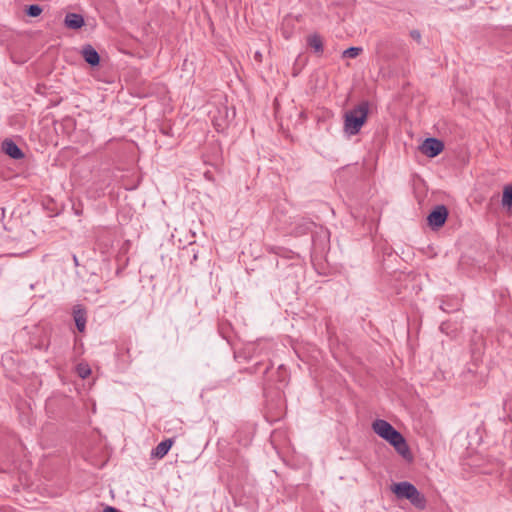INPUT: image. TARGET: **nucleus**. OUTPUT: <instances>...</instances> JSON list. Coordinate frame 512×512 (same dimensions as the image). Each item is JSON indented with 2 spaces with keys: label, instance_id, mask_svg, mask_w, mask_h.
<instances>
[{
  "label": "nucleus",
  "instance_id": "nucleus-1",
  "mask_svg": "<svg viewBox=\"0 0 512 512\" xmlns=\"http://www.w3.org/2000/svg\"><path fill=\"white\" fill-rule=\"evenodd\" d=\"M372 429L378 436L391 444L403 458L411 459V452L405 438L389 422L376 419L372 423Z\"/></svg>",
  "mask_w": 512,
  "mask_h": 512
},
{
  "label": "nucleus",
  "instance_id": "nucleus-2",
  "mask_svg": "<svg viewBox=\"0 0 512 512\" xmlns=\"http://www.w3.org/2000/svg\"><path fill=\"white\" fill-rule=\"evenodd\" d=\"M369 102L362 101L357 106L347 111L344 115V132L349 136L360 132L362 126L366 123L369 113Z\"/></svg>",
  "mask_w": 512,
  "mask_h": 512
},
{
  "label": "nucleus",
  "instance_id": "nucleus-3",
  "mask_svg": "<svg viewBox=\"0 0 512 512\" xmlns=\"http://www.w3.org/2000/svg\"><path fill=\"white\" fill-rule=\"evenodd\" d=\"M448 218V209L444 205H437L428 215V225L436 230L444 226Z\"/></svg>",
  "mask_w": 512,
  "mask_h": 512
},
{
  "label": "nucleus",
  "instance_id": "nucleus-4",
  "mask_svg": "<svg viewBox=\"0 0 512 512\" xmlns=\"http://www.w3.org/2000/svg\"><path fill=\"white\" fill-rule=\"evenodd\" d=\"M419 150L427 157L434 158L444 150V143L434 137H429L423 141Z\"/></svg>",
  "mask_w": 512,
  "mask_h": 512
},
{
  "label": "nucleus",
  "instance_id": "nucleus-5",
  "mask_svg": "<svg viewBox=\"0 0 512 512\" xmlns=\"http://www.w3.org/2000/svg\"><path fill=\"white\" fill-rule=\"evenodd\" d=\"M2 151L15 160H20L24 158V153L22 150L18 147V145L11 139H5L2 142Z\"/></svg>",
  "mask_w": 512,
  "mask_h": 512
},
{
  "label": "nucleus",
  "instance_id": "nucleus-6",
  "mask_svg": "<svg viewBox=\"0 0 512 512\" xmlns=\"http://www.w3.org/2000/svg\"><path fill=\"white\" fill-rule=\"evenodd\" d=\"M81 55L85 62L92 67L98 66L100 64V55L90 44H86L82 47Z\"/></svg>",
  "mask_w": 512,
  "mask_h": 512
},
{
  "label": "nucleus",
  "instance_id": "nucleus-7",
  "mask_svg": "<svg viewBox=\"0 0 512 512\" xmlns=\"http://www.w3.org/2000/svg\"><path fill=\"white\" fill-rule=\"evenodd\" d=\"M416 487L411 484L410 482L403 481L394 484L392 491L395 493V495L398 498L407 499L409 500V497H411L412 493H414Z\"/></svg>",
  "mask_w": 512,
  "mask_h": 512
},
{
  "label": "nucleus",
  "instance_id": "nucleus-8",
  "mask_svg": "<svg viewBox=\"0 0 512 512\" xmlns=\"http://www.w3.org/2000/svg\"><path fill=\"white\" fill-rule=\"evenodd\" d=\"M73 318L79 332H84L86 327V310L81 305L73 308Z\"/></svg>",
  "mask_w": 512,
  "mask_h": 512
},
{
  "label": "nucleus",
  "instance_id": "nucleus-9",
  "mask_svg": "<svg viewBox=\"0 0 512 512\" xmlns=\"http://www.w3.org/2000/svg\"><path fill=\"white\" fill-rule=\"evenodd\" d=\"M174 440L172 438L161 441L151 452V456L162 459L171 449Z\"/></svg>",
  "mask_w": 512,
  "mask_h": 512
},
{
  "label": "nucleus",
  "instance_id": "nucleus-10",
  "mask_svg": "<svg viewBox=\"0 0 512 512\" xmlns=\"http://www.w3.org/2000/svg\"><path fill=\"white\" fill-rule=\"evenodd\" d=\"M65 26L70 29H80L85 21L82 15L77 13H67L64 19Z\"/></svg>",
  "mask_w": 512,
  "mask_h": 512
},
{
  "label": "nucleus",
  "instance_id": "nucleus-11",
  "mask_svg": "<svg viewBox=\"0 0 512 512\" xmlns=\"http://www.w3.org/2000/svg\"><path fill=\"white\" fill-rule=\"evenodd\" d=\"M409 501L414 507H416L420 510H423L426 508V504H427L426 498L422 493H420L418 491L417 488L415 489L414 493H412L411 497H409Z\"/></svg>",
  "mask_w": 512,
  "mask_h": 512
},
{
  "label": "nucleus",
  "instance_id": "nucleus-12",
  "mask_svg": "<svg viewBox=\"0 0 512 512\" xmlns=\"http://www.w3.org/2000/svg\"><path fill=\"white\" fill-rule=\"evenodd\" d=\"M307 43L311 48L314 49V51L317 54L323 53V50H324L323 41H322V38L320 37V35L313 34V35L308 36Z\"/></svg>",
  "mask_w": 512,
  "mask_h": 512
},
{
  "label": "nucleus",
  "instance_id": "nucleus-13",
  "mask_svg": "<svg viewBox=\"0 0 512 512\" xmlns=\"http://www.w3.org/2000/svg\"><path fill=\"white\" fill-rule=\"evenodd\" d=\"M502 205L508 207L512 205V185L505 186L502 195Z\"/></svg>",
  "mask_w": 512,
  "mask_h": 512
},
{
  "label": "nucleus",
  "instance_id": "nucleus-14",
  "mask_svg": "<svg viewBox=\"0 0 512 512\" xmlns=\"http://www.w3.org/2000/svg\"><path fill=\"white\" fill-rule=\"evenodd\" d=\"M43 9L37 4H32L26 7L25 12L29 17H38Z\"/></svg>",
  "mask_w": 512,
  "mask_h": 512
},
{
  "label": "nucleus",
  "instance_id": "nucleus-15",
  "mask_svg": "<svg viewBox=\"0 0 512 512\" xmlns=\"http://www.w3.org/2000/svg\"><path fill=\"white\" fill-rule=\"evenodd\" d=\"M362 52L361 47H349L343 52L344 58H356Z\"/></svg>",
  "mask_w": 512,
  "mask_h": 512
},
{
  "label": "nucleus",
  "instance_id": "nucleus-16",
  "mask_svg": "<svg viewBox=\"0 0 512 512\" xmlns=\"http://www.w3.org/2000/svg\"><path fill=\"white\" fill-rule=\"evenodd\" d=\"M77 373L80 378L85 379L91 374V369L88 365L79 364L77 366Z\"/></svg>",
  "mask_w": 512,
  "mask_h": 512
},
{
  "label": "nucleus",
  "instance_id": "nucleus-17",
  "mask_svg": "<svg viewBox=\"0 0 512 512\" xmlns=\"http://www.w3.org/2000/svg\"><path fill=\"white\" fill-rule=\"evenodd\" d=\"M410 36L413 40H415L417 43H421V32L417 29H413L410 31Z\"/></svg>",
  "mask_w": 512,
  "mask_h": 512
},
{
  "label": "nucleus",
  "instance_id": "nucleus-18",
  "mask_svg": "<svg viewBox=\"0 0 512 512\" xmlns=\"http://www.w3.org/2000/svg\"><path fill=\"white\" fill-rule=\"evenodd\" d=\"M104 512H120L118 509L112 506H108L104 509Z\"/></svg>",
  "mask_w": 512,
  "mask_h": 512
},
{
  "label": "nucleus",
  "instance_id": "nucleus-19",
  "mask_svg": "<svg viewBox=\"0 0 512 512\" xmlns=\"http://www.w3.org/2000/svg\"><path fill=\"white\" fill-rule=\"evenodd\" d=\"M506 406H508V409L511 411L510 418L512 419V402H506Z\"/></svg>",
  "mask_w": 512,
  "mask_h": 512
},
{
  "label": "nucleus",
  "instance_id": "nucleus-20",
  "mask_svg": "<svg viewBox=\"0 0 512 512\" xmlns=\"http://www.w3.org/2000/svg\"><path fill=\"white\" fill-rule=\"evenodd\" d=\"M261 57H262V55L260 52L255 53V59H257L258 61H261Z\"/></svg>",
  "mask_w": 512,
  "mask_h": 512
},
{
  "label": "nucleus",
  "instance_id": "nucleus-21",
  "mask_svg": "<svg viewBox=\"0 0 512 512\" xmlns=\"http://www.w3.org/2000/svg\"><path fill=\"white\" fill-rule=\"evenodd\" d=\"M205 178L208 179V180H212V177L210 175V172H205L204 174Z\"/></svg>",
  "mask_w": 512,
  "mask_h": 512
},
{
  "label": "nucleus",
  "instance_id": "nucleus-22",
  "mask_svg": "<svg viewBox=\"0 0 512 512\" xmlns=\"http://www.w3.org/2000/svg\"><path fill=\"white\" fill-rule=\"evenodd\" d=\"M73 262L75 263V265H78V259L75 255L73 256Z\"/></svg>",
  "mask_w": 512,
  "mask_h": 512
},
{
  "label": "nucleus",
  "instance_id": "nucleus-23",
  "mask_svg": "<svg viewBox=\"0 0 512 512\" xmlns=\"http://www.w3.org/2000/svg\"><path fill=\"white\" fill-rule=\"evenodd\" d=\"M441 309H442L443 311H448L444 306H441Z\"/></svg>",
  "mask_w": 512,
  "mask_h": 512
}]
</instances>
